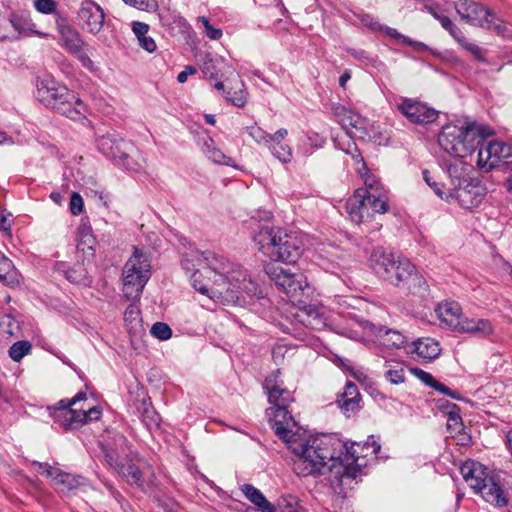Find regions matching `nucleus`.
I'll use <instances>...</instances> for the list:
<instances>
[{"label":"nucleus","instance_id":"nucleus-18","mask_svg":"<svg viewBox=\"0 0 512 512\" xmlns=\"http://www.w3.org/2000/svg\"><path fill=\"white\" fill-rule=\"evenodd\" d=\"M457 124L445 125L439 136L438 143L441 148L451 156L457 158H465L467 156V149L462 141V133H464Z\"/></svg>","mask_w":512,"mask_h":512},{"label":"nucleus","instance_id":"nucleus-48","mask_svg":"<svg viewBox=\"0 0 512 512\" xmlns=\"http://www.w3.org/2000/svg\"><path fill=\"white\" fill-rule=\"evenodd\" d=\"M114 446L115 448H111L112 450L116 451L119 454V457L121 454H129V446H128V440L127 438L122 434H116L114 436ZM104 449H109L108 447H103L102 451Z\"/></svg>","mask_w":512,"mask_h":512},{"label":"nucleus","instance_id":"nucleus-58","mask_svg":"<svg viewBox=\"0 0 512 512\" xmlns=\"http://www.w3.org/2000/svg\"><path fill=\"white\" fill-rule=\"evenodd\" d=\"M33 465L37 467V471L40 474L46 475L48 478L52 480L58 468H53L47 463H41L34 461Z\"/></svg>","mask_w":512,"mask_h":512},{"label":"nucleus","instance_id":"nucleus-29","mask_svg":"<svg viewBox=\"0 0 512 512\" xmlns=\"http://www.w3.org/2000/svg\"><path fill=\"white\" fill-rule=\"evenodd\" d=\"M245 497L252 502L261 512H275L276 508L263 493L251 484H244L241 488Z\"/></svg>","mask_w":512,"mask_h":512},{"label":"nucleus","instance_id":"nucleus-59","mask_svg":"<svg viewBox=\"0 0 512 512\" xmlns=\"http://www.w3.org/2000/svg\"><path fill=\"white\" fill-rule=\"evenodd\" d=\"M288 135V131L285 128L277 130L274 134H270V138L267 141V147L271 144L279 145L281 141Z\"/></svg>","mask_w":512,"mask_h":512},{"label":"nucleus","instance_id":"nucleus-38","mask_svg":"<svg viewBox=\"0 0 512 512\" xmlns=\"http://www.w3.org/2000/svg\"><path fill=\"white\" fill-rule=\"evenodd\" d=\"M32 349L30 342L22 340L14 343L8 350V354L12 360L19 362L25 355L29 354Z\"/></svg>","mask_w":512,"mask_h":512},{"label":"nucleus","instance_id":"nucleus-23","mask_svg":"<svg viewBox=\"0 0 512 512\" xmlns=\"http://www.w3.org/2000/svg\"><path fill=\"white\" fill-rule=\"evenodd\" d=\"M357 157H359V161L362 162L363 169L365 170L364 175H362L364 180V187L358 188L357 190L364 191L365 196L376 198V201L381 202V207H384L386 202H388L386 189L376 176L369 173L368 168L360 153H358Z\"/></svg>","mask_w":512,"mask_h":512},{"label":"nucleus","instance_id":"nucleus-4","mask_svg":"<svg viewBox=\"0 0 512 512\" xmlns=\"http://www.w3.org/2000/svg\"><path fill=\"white\" fill-rule=\"evenodd\" d=\"M36 99L45 107L72 120L86 117L87 105L78 94L52 77L36 80Z\"/></svg>","mask_w":512,"mask_h":512},{"label":"nucleus","instance_id":"nucleus-24","mask_svg":"<svg viewBox=\"0 0 512 512\" xmlns=\"http://www.w3.org/2000/svg\"><path fill=\"white\" fill-rule=\"evenodd\" d=\"M192 261H196L200 266L206 265L214 274L234 271L228 259L212 251H197Z\"/></svg>","mask_w":512,"mask_h":512},{"label":"nucleus","instance_id":"nucleus-44","mask_svg":"<svg viewBox=\"0 0 512 512\" xmlns=\"http://www.w3.org/2000/svg\"><path fill=\"white\" fill-rule=\"evenodd\" d=\"M150 333L153 337L165 341L171 338L172 329L164 322H156L152 325Z\"/></svg>","mask_w":512,"mask_h":512},{"label":"nucleus","instance_id":"nucleus-37","mask_svg":"<svg viewBox=\"0 0 512 512\" xmlns=\"http://www.w3.org/2000/svg\"><path fill=\"white\" fill-rule=\"evenodd\" d=\"M348 53L355 59L365 63L366 65L373 66L377 69H382L384 63L380 61L376 56H371L365 50L349 49Z\"/></svg>","mask_w":512,"mask_h":512},{"label":"nucleus","instance_id":"nucleus-54","mask_svg":"<svg viewBox=\"0 0 512 512\" xmlns=\"http://www.w3.org/2000/svg\"><path fill=\"white\" fill-rule=\"evenodd\" d=\"M465 50L470 52L478 61L487 63L483 50L476 44L469 43L468 41L463 46Z\"/></svg>","mask_w":512,"mask_h":512},{"label":"nucleus","instance_id":"nucleus-9","mask_svg":"<svg viewBox=\"0 0 512 512\" xmlns=\"http://www.w3.org/2000/svg\"><path fill=\"white\" fill-rule=\"evenodd\" d=\"M97 146L105 157L126 170L137 172L141 169V164L135 158L138 151L132 142L106 135L99 138Z\"/></svg>","mask_w":512,"mask_h":512},{"label":"nucleus","instance_id":"nucleus-2","mask_svg":"<svg viewBox=\"0 0 512 512\" xmlns=\"http://www.w3.org/2000/svg\"><path fill=\"white\" fill-rule=\"evenodd\" d=\"M369 261L374 272L390 284L419 296H424L428 291L425 278L408 259L396 258L393 253L377 248Z\"/></svg>","mask_w":512,"mask_h":512},{"label":"nucleus","instance_id":"nucleus-3","mask_svg":"<svg viewBox=\"0 0 512 512\" xmlns=\"http://www.w3.org/2000/svg\"><path fill=\"white\" fill-rule=\"evenodd\" d=\"M279 375L280 370L277 369L266 377L263 383L268 402L272 405L266 410V414L275 434L283 441L293 443L296 441V433L293 429L297 427V422L288 411V407L294 398L292 392L279 379Z\"/></svg>","mask_w":512,"mask_h":512},{"label":"nucleus","instance_id":"nucleus-21","mask_svg":"<svg viewBox=\"0 0 512 512\" xmlns=\"http://www.w3.org/2000/svg\"><path fill=\"white\" fill-rule=\"evenodd\" d=\"M104 16L103 9L93 1H84L78 12V18L83 29L94 35L102 29Z\"/></svg>","mask_w":512,"mask_h":512},{"label":"nucleus","instance_id":"nucleus-15","mask_svg":"<svg viewBox=\"0 0 512 512\" xmlns=\"http://www.w3.org/2000/svg\"><path fill=\"white\" fill-rule=\"evenodd\" d=\"M236 272L214 274L213 284L208 286H197V274L191 276L193 287L201 294L208 296L215 301L236 302L239 300V291L232 278Z\"/></svg>","mask_w":512,"mask_h":512},{"label":"nucleus","instance_id":"nucleus-51","mask_svg":"<svg viewBox=\"0 0 512 512\" xmlns=\"http://www.w3.org/2000/svg\"><path fill=\"white\" fill-rule=\"evenodd\" d=\"M69 206L73 215H79L83 211L84 202L79 193H72Z\"/></svg>","mask_w":512,"mask_h":512},{"label":"nucleus","instance_id":"nucleus-36","mask_svg":"<svg viewBox=\"0 0 512 512\" xmlns=\"http://www.w3.org/2000/svg\"><path fill=\"white\" fill-rule=\"evenodd\" d=\"M277 509L280 512H305L300 506L297 497L283 495L277 501Z\"/></svg>","mask_w":512,"mask_h":512},{"label":"nucleus","instance_id":"nucleus-16","mask_svg":"<svg viewBox=\"0 0 512 512\" xmlns=\"http://www.w3.org/2000/svg\"><path fill=\"white\" fill-rule=\"evenodd\" d=\"M103 454L108 465L125 478L129 484L138 488L144 486L145 479L143 473L136 464L139 460L137 454L132 452L126 454L124 459L125 463L119 461V454L112 449H104Z\"/></svg>","mask_w":512,"mask_h":512},{"label":"nucleus","instance_id":"nucleus-1","mask_svg":"<svg viewBox=\"0 0 512 512\" xmlns=\"http://www.w3.org/2000/svg\"><path fill=\"white\" fill-rule=\"evenodd\" d=\"M292 444L295 454L293 470L298 476H317L328 472L332 486H343L361 474L353 446L348 447L335 435L322 434Z\"/></svg>","mask_w":512,"mask_h":512},{"label":"nucleus","instance_id":"nucleus-50","mask_svg":"<svg viewBox=\"0 0 512 512\" xmlns=\"http://www.w3.org/2000/svg\"><path fill=\"white\" fill-rule=\"evenodd\" d=\"M385 378L392 384H400L405 381V373L402 367H391L385 372Z\"/></svg>","mask_w":512,"mask_h":512},{"label":"nucleus","instance_id":"nucleus-26","mask_svg":"<svg viewBox=\"0 0 512 512\" xmlns=\"http://www.w3.org/2000/svg\"><path fill=\"white\" fill-rule=\"evenodd\" d=\"M413 352L424 362H430L440 354L439 343L430 337L420 338L413 343Z\"/></svg>","mask_w":512,"mask_h":512},{"label":"nucleus","instance_id":"nucleus-7","mask_svg":"<svg viewBox=\"0 0 512 512\" xmlns=\"http://www.w3.org/2000/svg\"><path fill=\"white\" fill-rule=\"evenodd\" d=\"M151 262L147 253L134 246L133 254L123 269V293L128 300H139L151 276Z\"/></svg>","mask_w":512,"mask_h":512},{"label":"nucleus","instance_id":"nucleus-27","mask_svg":"<svg viewBox=\"0 0 512 512\" xmlns=\"http://www.w3.org/2000/svg\"><path fill=\"white\" fill-rule=\"evenodd\" d=\"M377 341L389 349H400L406 343V337L399 331L381 326L376 331Z\"/></svg>","mask_w":512,"mask_h":512},{"label":"nucleus","instance_id":"nucleus-17","mask_svg":"<svg viewBox=\"0 0 512 512\" xmlns=\"http://www.w3.org/2000/svg\"><path fill=\"white\" fill-rule=\"evenodd\" d=\"M486 195V187L478 177L464 179L462 185L446 197H455L465 209H472L481 204Z\"/></svg>","mask_w":512,"mask_h":512},{"label":"nucleus","instance_id":"nucleus-22","mask_svg":"<svg viewBox=\"0 0 512 512\" xmlns=\"http://www.w3.org/2000/svg\"><path fill=\"white\" fill-rule=\"evenodd\" d=\"M63 423L60 425L66 430H73L82 425L96 421L100 418L101 410L98 407H90L87 410L80 408L79 410L64 409Z\"/></svg>","mask_w":512,"mask_h":512},{"label":"nucleus","instance_id":"nucleus-39","mask_svg":"<svg viewBox=\"0 0 512 512\" xmlns=\"http://www.w3.org/2000/svg\"><path fill=\"white\" fill-rule=\"evenodd\" d=\"M95 243L96 240L92 234H86L83 235V237H78L77 251L83 253V255L87 257H93Z\"/></svg>","mask_w":512,"mask_h":512},{"label":"nucleus","instance_id":"nucleus-20","mask_svg":"<svg viewBox=\"0 0 512 512\" xmlns=\"http://www.w3.org/2000/svg\"><path fill=\"white\" fill-rule=\"evenodd\" d=\"M401 113L414 124H429L438 117V112L426 104L411 99H404L399 105Z\"/></svg>","mask_w":512,"mask_h":512},{"label":"nucleus","instance_id":"nucleus-61","mask_svg":"<svg viewBox=\"0 0 512 512\" xmlns=\"http://www.w3.org/2000/svg\"><path fill=\"white\" fill-rule=\"evenodd\" d=\"M139 45L149 53L154 52L157 49L156 42L152 37L144 36L138 40Z\"/></svg>","mask_w":512,"mask_h":512},{"label":"nucleus","instance_id":"nucleus-47","mask_svg":"<svg viewBox=\"0 0 512 512\" xmlns=\"http://www.w3.org/2000/svg\"><path fill=\"white\" fill-rule=\"evenodd\" d=\"M246 131L258 144H264L267 146L270 134L264 131L261 127L253 125L246 127Z\"/></svg>","mask_w":512,"mask_h":512},{"label":"nucleus","instance_id":"nucleus-19","mask_svg":"<svg viewBox=\"0 0 512 512\" xmlns=\"http://www.w3.org/2000/svg\"><path fill=\"white\" fill-rule=\"evenodd\" d=\"M462 133V141L467 149V156L487 143V138L493 134V130L485 125H478L475 122H464L460 124Z\"/></svg>","mask_w":512,"mask_h":512},{"label":"nucleus","instance_id":"nucleus-32","mask_svg":"<svg viewBox=\"0 0 512 512\" xmlns=\"http://www.w3.org/2000/svg\"><path fill=\"white\" fill-rule=\"evenodd\" d=\"M226 100L231 102L234 106L243 108L247 103L248 92L245 88L243 81L239 80L226 92Z\"/></svg>","mask_w":512,"mask_h":512},{"label":"nucleus","instance_id":"nucleus-31","mask_svg":"<svg viewBox=\"0 0 512 512\" xmlns=\"http://www.w3.org/2000/svg\"><path fill=\"white\" fill-rule=\"evenodd\" d=\"M86 400V393L85 392H78L72 399H62L60 400L56 406L49 407L50 415L54 418L55 422L59 423L61 425L63 423L64 419V413L62 414V410H78L77 408H74V406L80 402Z\"/></svg>","mask_w":512,"mask_h":512},{"label":"nucleus","instance_id":"nucleus-57","mask_svg":"<svg viewBox=\"0 0 512 512\" xmlns=\"http://www.w3.org/2000/svg\"><path fill=\"white\" fill-rule=\"evenodd\" d=\"M340 396H344V398L350 397L355 400L361 399L357 385L350 381L346 383L344 392Z\"/></svg>","mask_w":512,"mask_h":512},{"label":"nucleus","instance_id":"nucleus-35","mask_svg":"<svg viewBox=\"0 0 512 512\" xmlns=\"http://www.w3.org/2000/svg\"><path fill=\"white\" fill-rule=\"evenodd\" d=\"M143 411L141 413V420L150 430L157 429L160 426L161 417L160 415L144 401L142 403Z\"/></svg>","mask_w":512,"mask_h":512},{"label":"nucleus","instance_id":"nucleus-55","mask_svg":"<svg viewBox=\"0 0 512 512\" xmlns=\"http://www.w3.org/2000/svg\"><path fill=\"white\" fill-rule=\"evenodd\" d=\"M6 326L7 329L5 330L6 333L9 335H14L15 330L18 329V323L14 320V318L11 315H4L0 320V327Z\"/></svg>","mask_w":512,"mask_h":512},{"label":"nucleus","instance_id":"nucleus-60","mask_svg":"<svg viewBox=\"0 0 512 512\" xmlns=\"http://www.w3.org/2000/svg\"><path fill=\"white\" fill-rule=\"evenodd\" d=\"M132 30L136 35L137 39L139 40L140 38L147 35L149 31V25L143 22L135 21L132 24Z\"/></svg>","mask_w":512,"mask_h":512},{"label":"nucleus","instance_id":"nucleus-52","mask_svg":"<svg viewBox=\"0 0 512 512\" xmlns=\"http://www.w3.org/2000/svg\"><path fill=\"white\" fill-rule=\"evenodd\" d=\"M410 371L413 375H415L420 381H422L424 384H426L429 387H432L433 383L435 382V378L432 374L420 369V368H411Z\"/></svg>","mask_w":512,"mask_h":512},{"label":"nucleus","instance_id":"nucleus-40","mask_svg":"<svg viewBox=\"0 0 512 512\" xmlns=\"http://www.w3.org/2000/svg\"><path fill=\"white\" fill-rule=\"evenodd\" d=\"M13 269L14 265L10 259H8L1 251H0V282L5 284H10V279L13 277Z\"/></svg>","mask_w":512,"mask_h":512},{"label":"nucleus","instance_id":"nucleus-28","mask_svg":"<svg viewBox=\"0 0 512 512\" xmlns=\"http://www.w3.org/2000/svg\"><path fill=\"white\" fill-rule=\"evenodd\" d=\"M84 480L81 476H75L57 469L51 481L60 492L64 493L77 489L84 484Z\"/></svg>","mask_w":512,"mask_h":512},{"label":"nucleus","instance_id":"nucleus-5","mask_svg":"<svg viewBox=\"0 0 512 512\" xmlns=\"http://www.w3.org/2000/svg\"><path fill=\"white\" fill-rule=\"evenodd\" d=\"M253 240L259 251L272 261L294 263L302 253L298 237L279 227H262Z\"/></svg>","mask_w":512,"mask_h":512},{"label":"nucleus","instance_id":"nucleus-14","mask_svg":"<svg viewBox=\"0 0 512 512\" xmlns=\"http://www.w3.org/2000/svg\"><path fill=\"white\" fill-rule=\"evenodd\" d=\"M381 202L376 198L365 196L362 190H355L354 194L346 201V212L355 224H361L370 221L375 213L384 214L388 211V202L381 207Z\"/></svg>","mask_w":512,"mask_h":512},{"label":"nucleus","instance_id":"nucleus-41","mask_svg":"<svg viewBox=\"0 0 512 512\" xmlns=\"http://www.w3.org/2000/svg\"><path fill=\"white\" fill-rule=\"evenodd\" d=\"M269 150L271 151L272 155L277 158L279 161L283 163H289L292 159V150L291 148L286 144H271L269 145Z\"/></svg>","mask_w":512,"mask_h":512},{"label":"nucleus","instance_id":"nucleus-56","mask_svg":"<svg viewBox=\"0 0 512 512\" xmlns=\"http://www.w3.org/2000/svg\"><path fill=\"white\" fill-rule=\"evenodd\" d=\"M431 388L453 399H461L460 395L456 391L451 390L449 387H447L446 385L437 380H435Z\"/></svg>","mask_w":512,"mask_h":512},{"label":"nucleus","instance_id":"nucleus-49","mask_svg":"<svg viewBox=\"0 0 512 512\" xmlns=\"http://www.w3.org/2000/svg\"><path fill=\"white\" fill-rule=\"evenodd\" d=\"M33 5L42 14H52L57 9V3L54 0H34Z\"/></svg>","mask_w":512,"mask_h":512},{"label":"nucleus","instance_id":"nucleus-6","mask_svg":"<svg viewBox=\"0 0 512 512\" xmlns=\"http://www.w3.org/2000/svg\"><path fill=\"white\" fill-rule=\"evenodd\" d=\"M460 472L468 485L476 493H480L485 501L498 507L508 504L500 483L496 482L493 476H489L483 464L470 459L466 460L460 466Z\"/></svg>","mask_w":512,"mask_h":512},{"label":"nucleus","instance_id":"nucleus-53","mask_svg":"<svg viewBox=\"0 0 512 512\" xmlns=\"http://www.w3.org/2000/svg\"><path fill=\"white\" fill-rule=\"evenodd\" d=\"M422 174L424 181L433 189L435 194L440 198H444V192L441 189V185L432 179L430 172L428 170H423Z\"/></svg>","mask_w":512,"mask_h":512},{"label":"nucleus","instance_id":"nucleus-43","mask_svg":"<svg viewBox=\"0 0 512 512\" xmlns=\"http://www.w3.org/2000/svg\"><path fill=\"white\" fill-rule=\"evenodd\" d=\"M125 4L146 12H156L159 8L157 0H122Z\"/></svg>","mask_w":512,"mask_h":512},{"label":"nucleus","instance_id":"nucleus-8","mask_svg":"<svg viewBox=\"0 0 512 512\" xmlns=\"http://www.w3.org/2000/svg\"><path fill=\"white\" fill-rule=\"evenodd\" d=\"M437 313L442 322L452 329L487 337L493 333V325L487 319H470L462 317L461 307L456 302H446L439 305Z\"/></svg>","mask_w":512,"mask_h":512},{"label":"nucleus","instance_id":"nucleus-62","mask_svg":"<svg viewBox=\"0 0 512 512\" xmlns=\"http://www.w3.org/2000/svg\"><path fill=\"white\" fill-rule=\"evenodd\" d=\"M448 32L462 47L466 44L464 33L456 25Z\"/></svg>","mask_w":512,"mask_h":512},{"label":"nucleus","instance_id":"nucleus-25","mask_svg":"<svg viewBox=\"0 0 512 512\" xmlns=\"http://www.w3.org/2000/svg\"><path fill=\"white\" fill-rule=\"evenodd\" d=\"M235 272L236 274L232 278L234 279V284H236L235 289L239 291V297L242 293L256 298L264 297L263 289L246 272L242 270H236Z\"/></svg>","mask_w":512,"mask_h":512},{"label":"nucleus","instance_id":"nucleus-10","mask_svg":"<svg viewBox=\"0 0 512 512\" xmlns=\"http://www.w3.org/2000/svg\"><path fill=\"white\" fill-rule=\"evenodd\" d=\"M58 44L69 54L75 56L84 68L96 72L98 67L88 55L89 45L82 39L80 33L72 27L65 18L56 20Z\"/></svg>","mask_w":512,"mask_h":512},{"label":"nucleus","instance_id":"nucleus-64","mask_svg":"<svg viewBox=\"0 0 512 512\" xmlns=\"http://www.w3.org/2000/svg\"><path fill=\"white\" fill-rule=\"evenodd\" d=\"M203 73L206 77L214 79L217 77V72L212 60L206 61L203 66Z\"/></svg>","mask_w":512,"mask_h":512},{"label":"nucleus","instance_id":"nucleus-42","mask_svg":"<svg viewBox=\"0 0 512 512\" xmlns=\"http://www.w3.org/2000/svg\"><path fill=\"white\" fill-rule=\"evenodd\" d=\"M359 402L360 400L351 399L350 397L344 398V396H339L336 401L341 411L347 416H350L351 414L358 411L360 407Z\"/></svg>","mask_w":512,"mask_h":512},{"label":"nucleus","instance_id":"nucleus-12","mask_svg":"<svg viewBox=\"0 0 512 512\" xmlns=\"http://www.w3.org/2000/svg\"><path fill=\"white\" fill-rule=\"evenodd\" d=\"M476 164L486 172L499 167L512 170V145L498 140H487L477 153ZM508 188L512 189V175L508 179Z\"/></svg>","mask_w":512,"mask_h":512},{"label":"nucleus","instance_id":"nucleus-46","mask_svg":"<svg viewBox=\"0 0 512 512\" xmlns=\"http://www.w3.org/2000/svg\"><path fill=\"white\" fill-rule=\"evenodd\" d=\"M304 312L308 317L307 324L311 326V328L316 329L324 325V321L321 314L314 307H305Z\"/></svg>","mask_w":512,"mask_h":512},{"label":"nucleus","instance_id":"nucleus-13","mask_svg":"<svg viewBox=\"0 0 512 512\" xmlns=\"http://www.w3.org/2000/svg\"><path fill=\"white\" fill-rule=\"evenodd\" d=\"M265 271L275 285L294 301L301 303L300 297L310 289L306 276L301 272L292 273L273 264H268Z\"/></svg>","mask_w":512,"mask_h":512},{"label":"nucleus","instance_id":"nucleus-33","mask_svg":"<svg viewBox=\"0 0 512 512\" xmlns=\"http://www.w3.org/2000/svg\"><path fill=\"white\" fill-rule=\"evenodd\" d=\"M376 28H379L380 32L386 34L387 36H389V37H391L393 39H395L397 42H400V43L408 45V46H413L417 50H422V49L426 48V45L424 43L413 41L409 37L399 33L394 28H391V27H388V26H385V25H382V24H377Z\"/></svg>","mask_w":512,"mask_h":512},{"label":"nucleus","instance_id":"nucleus-34","mask_svg":"<svg viewBox=\"0 0 512 512\" xmlns=\"http://www.w3.org/2000/svg\"><path fill=\"white\" fill-rule=\"evenodd\" d=\"M447 174L451 179V184L454 186L453 191L462 185L464 179H469L470 177L464 176V167L463 163L459 160L454 161L453 163H449L446 166Z\"/></svg>","mask_w":512,"mask_h":512},{"label":"nucleus","instance_id":"nucleus-45","mask_svg":"<svg viewBox=\"0 0 512 512\" xmlns=\"http://www.w3.org/2000/svg\"><path fill=\"white\" fill-rule=\"evenodd\" d=\"M448 407V429L460 430L463 426L462 419L460 416V409L455 404L449 405Z\"/></svg>","mask_w":512,"mask_h":512},{"label":"nucleus","instance_id":"nucleus-63","mask_svg":"<svg viewBox=\"0 0 512 512\" xmlns=\"http://www.w3.org/2000/svg\"><path fill=\"white\" fill-rule=\"evenodd\" d=\"M205 33L211 40H219L223 34L221 29L214 28L211 24L206 25Z\"/></svg>","mask_w":512,"mask_h":512},{"label":"nucleus","instance_id":"nucleus-30","mask_svg":"<svg viewBox=\"0 0 512 512\" xmlns=\"http://www.w3.org/2000/svg\"><path fill=\"white\" fill-rule=\"evenodd\" d=\"M57 270L64 274L65 278L73 284L88 286L91 280L88 273L82 266L68 268L65 263H58Z\"/></svg>","mask_w":512,"mask_h":512},{"label":"nucleus","instance_id":"nucleus-11","mask_svg":"<svg viewBox=\"0 0 512 512\" xmlns=\"http://www.w3.org/2000/svg\"><path fill=\"white\" fill-rule=\"evenodd\" d=\"M455 9L461 19L468 24L494 30L499 35L506 36L508 29L504 23L480 3L473 0H458Z\"/></svg>","mask_w":512,"mask_h":512}]
</instances>
